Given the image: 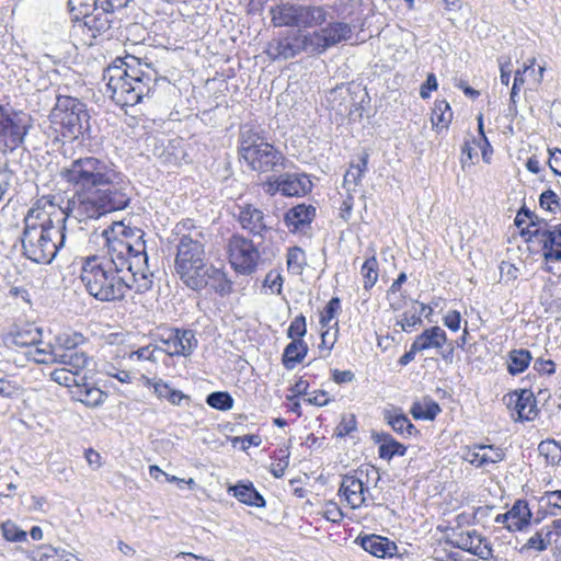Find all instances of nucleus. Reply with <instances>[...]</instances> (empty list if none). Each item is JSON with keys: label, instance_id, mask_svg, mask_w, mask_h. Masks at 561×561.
<instances>
[{"label": "nucleus", "instance_id": "obj_1", "mask_svg": "<svg viewBox=\"0 0 561 561\" xmlns=\"http://www.w3.org/2000/svg\"><path fill=\"white\" fill-rule=\"evenodd\" d=\"M61 178L78 190L62 209L61 225H55L50 215L39 208H31L24 218L21 236L26 259L49 264L66 242V220L73 216L79 221L125 209L131 198V184L115 165L96 157L73 160L60 171Z\"/></svg>", "mask_w": 561, "mask_h": 561}, {"label": "nucleus", "instance_id": "obj_2", "mask_svg": "<svg viewBox=\"0 0 561 561\" xmlns=\"http://www.w3.org/2000/svg\"><path fill=\"white\" fill-rule=\"evenodd\" d=\"M127 248L113 242L111 252L89 256L84 260L80 278L87 291L102 302L122 301L128 290L145 294L152 288L153 273L129 268L124 254Z\"/></svg>", "mask_w": 561, "mask_h": 561}, {"label": "nucleus", "instance_id": "obj_3", "mask_svg": "<svg viewBox=\"0 0 561 561\" xmlns=\"http://www.w3.org/2000/svg\"><path fill=\"white\" fill-rule=\"evenodd\" d=\"M111 98L122 106H134L152 95L157 76L135 57L117 58L103 72Z\"/></svg>", "mask_w": 561, "mask_h": 561}, {"label": "nucleus", "instance_id": "obj_4", "mask_svg": "<svg viewBox=\"0 0 561 561\" xmlns=\"http://www.w3.org/2000/svg\"><path fill=\"white\" fill-rule=\"evenodd\" d=\"M172 234L176 248L175 272L206 259L207 239L203 227L196 226L192 219L186 218L175 225Z\"/></svg>", "mask_w": 561, "mask_h": 561}, {"label": "nucleus", "instance_id": "obj_5", "mask_svg": "<svg viewBox=\"0 0 561 561\" xmlns=\"http://www.w3.org/2000/svg\"><path fill=\"white\" fill-rule=\"evenodd\" d=\"M88 118L85 105L79 99L68 95H58L49 114L50 123L56 130L64 137L73 139L83 134Z\"/></svg>", "mask_w": 561, "mask_h": 561}, {"label": "nucleus", "instance_id": "obj_6", "mask_svg": "<svg viewBox=\"0 0 561 561\" xmlns=\"http://www.w3.org/2000/svg\"><path fill=\"white\" fill-rule=\"evenodd\" d=\"M118 228L121 229L119 233L123 238H107L106 251L111 252L113 242H121L128 250L127 254H124V259L129 263V268H134V271H142L146 274L152 273L148 267V255L144 240L145 232L141 229L126 227L123 224H119Z\"/></svg>", "mask_w": 561, "mask_h": 561}, {"label": "nucleus", "instance_id": "obj_7", "mask_svg": "<svg viewBox=\"0 0 561 561\" xmlns=\"http://www.w3.org/2000/svg\"><path fill=\"white\" fill-rule=\"evenodd\" d=\"M227 252L229 263L237 273L250 275L255 271L260 254L251 240L234 234L228 241Z\"/></svg>", "mask_w": 561, "mask_h": 561}, {"label": "nucleus", "instance_id": "obj_8", "mask_svg": "<svg viewBox=\"0 0 561 561\" xmlns=\"http://www.w3.org/2000/svg\"><path fill=\"white\" fill-rule=\"evenodd\" d=\"M451 543L480 559L489 560L492 558L491 543L476 529L454 531Z\"/></svg>", "mask_w": 561, "mask_h": 561}, {"label": "nucleus", "instance_id": "obj_9", "mask_svg": "<svg viewBox=\"0 0 561 561\" xmlns=\"http://www.w3.org/2000/svg\"><path fill=\"white\" fill-rule=\"evenodd\" d=\"M325 21V11L321 7L284 5L283 24L312 26Z\"/></svg>", "mask_w": 561, "mask_h": 561}, {"label": "nucleus", "instance_id": "obj_10", "mask_svg": "<svg viewBox=\"0 0 561 561\" xmlns=\"http://www.w3.org/2000/svg\"><path fill=\"white\" fill-rule=\"evenodd\" d=\"M28 126L20 117L0 121V151H13L24 141Z\"/></svg>", "mask_w": 561, "mask_h": 561}, {"label": "nucleus", "instance_id": "obj_11", "mask_svg": "<svg viewBox=\"0 0 561 561\" xmlns=\"http://www.w3.org/2000/svg\"><path fill=\"white\" fill-rule=\"evenodd\" d=\"M507 408L512 410L514 420L520 422L535 420L539 412L534 392L528 389L508 394Z\"/></svg>", "mask_w": 561, "mask_h": 561}, {"label": "nucleus", "instance_id": "obj_12", "mask_svg": "<svg viewBox=\"0 0 561 561\" xmlns=\"http://www.w3.org/2000/svg\"><path fill=\"white\" fill-rule=\"evenodd\" d=\"M169 350L170 356L190 357L198 345V340L193 330L190 329H169Z\"/></svg>", "mask_w": 561, "mask_h": 561}, {"label": "nucleus", "instance_id": "obj_13", "mask_svg": "<svg viewBox=\"0 0 561 561\" xmlns=\"http://www.w3.org/2000/svg\"><path fill=\"white\" fill-rule=\"evenodd\" d=\"M237 208L239 211L234 214V216H237L243 229L254 236L259 234L262 237H266L267 233L272 232V228L267 226L263 213L260 209L254 208L250 204L237 206Z\"/></svg>", "mask_w": 561, "mask_h": 561}, {"label": "nucleus", "instance_id": "obj_14", "mask_svg": "<svg viewBox=\"0 0 561 561\" xmlns=\"http://www.w3.org/2000/svg\"><path fill=\"white\" fill-rule=\"evenodd\" d=\"M316 217L312 205L299 204L291 207L284 216V221L293 233L305 232Z\"/></svg>", "mask_w": 561, "mask_h": 561}, {"label": "nucleus", "instance_id": "obj_15", "mask_svg": "<svg viewBox=\"0 0 561 561\" xmlns=\"http://www.w3.org/2000/svg\"><path fill=\"white\" fill-rule=\"evenodd\" d=\"M209 267H214V265L208 264L206 259H204L199 263L190 264L188 266L176 271V274L187 288L201 291L204 289L203 284L207 279Z\"/></svg>", "mask_w": 561, "mask_h": 561}, {"label": "nucleus", "instance_id": "obj_16", "mask_svg": "<svg viewBox=\"0 0 561 561\" xmlns=\"http://www.w3.org/2000/svg\"><path fill=\"white\" fill-rule=\"evenodd\" d=\"M356 541L365 551L377 558L392 557L398 549L393 541L375 534L358 537Z\"/></svg>", "mask_w": 561, "mask_h": 561}, {"label": "nucleus", "instance_id": "obj_17", "mask_svg": "<svg viewBox=\"0 0 561 561\" xmlns=\"http://www.w3.org/2000/svg\"><path fill=\"white\" fill-rule=\"evenodd\" d=\"M84 25L93 32V36L102 35L112 28H118L121 26V20L115 16L112 11H105L103 9L95 10L90 13V16L84 21Z\"/></svg>", "mask_w": 561, "mask_h": 561}, {"label": "nucleus", "instance_id": "obj_18", "mask_svg": "<svg viewBox=\"0 0 561 561\" xmlns=\"http://www.w3.org/2000/svg\"><path fill=\"white\" fill-rule=\"evenodd\" d=\"M366 491L368 489L364 486L362 480L354 476H344L339 490L352 508L364 505Z\"/></svg>", "mask_w": 561, "mask_h": 561}, {"label": "nucleus", "instance_id": "obj_19", "mask_svg": "<svg viewBox=\"0 0 561 561\" xmlns=\"http://www.w3.org/2000/svg\"><path fill=\"white\" fill-rule=\"evenodd\" d=\"M277 150L270 144L260 141L252 158L244 159L253 170L262 173L272 171L277 164Z\"/></svg>", "mask_w": 561, "mask_h": 561}, {"label": "nucleus", "instance_id": "obj_20", "mask_svg": "<svg viewBox=\"0 0 561 561\" xmlns=\"http://www.w3.org/2000/svg\"><path fill=\"white\" fill-rule=\"evenodd\" d=\"M312 182L304 173L283 174V196L301 197L310 193Z\"/></svg>", "mask_w": 561, "mask_h": 561}, {"label": "nucleus", "instance_id": "obj_21", "mask_svg": "<svg viewBox=\"0 0 561 561\" xmlns=\"http://www.w3.org/2000/svg\"><path fill=\"white\" fill-rule=\"evenodd\" d=\"M53 355L56 358L55 363L64 365L65 368L72 370L79 376H81V373L87 368L90 362V357L87 353L80 350L65 353L60 348H55Z\"/></svg>", "mask_w": 561, "mask_h": 561}, {"label": "nucleus", "instance_id": "obj_22", "mask_svg": "<svg viewBox=\"0 0 561 561\" xmlns=\"http://www.w3.org/2000/svg\"><path fill=\"white\" fill-rule=\"evenodd\" d=\"M446 342V332L439 327H432L430 329L424 330L413 341L414 350H419L420 352L430 348H440Z\"/></svg>", "mask_w": 561, "mask_h": 561}, {"label": "nucleus", "instance_id": "obj_23", "mask_svg": "<svg viewBox=\"0 0 561 561\" xmlns=\"http://www.w3.org/2000/svg\"><path fill=\"white\" fill-rule=\"evenodd\" d=\"M507 512L510 514L508 531H522L530 525L533 514L526 501L517 500Z\"/></svg>", "mask_w": 561, "mask_h": 561}, {"label": "nucleus", "instance_id": "obj_24", "mask_svg": "<svg viewBox=\"0 0 561 561\" xmlns=\"http://www.w3.org/2000/svg\"><path fill=\"white\" fill-rule=\"evenodd\" d=\"M373 438L379 444L378 454L382 459L390 460L394 456L401 457L407 453V447L388 433H374Z\"/></svg>", "mask_w": 561, "mask_h": 561}, {"label": "nucleus", "instance_id": "obj_25", "mask_svg": "<svg viewBox=\"0 0 561 561\" xmlns=\"http://www.w3.org/2000/svg\"><path fill=\"white\" fill-rule=\"evenodd\" d=\"M207 279L204 282V289H209L221 297L232 291V282L227 277L226 273L214 265L208 268Z\"/></svg>", "mask_w": 561, "mask_h": 561}, {"label": "nucleus", "instance_id": "obj_26", "mask_svg": "<svg viewBox=\"0 0 561 561\" xmlns=\"http://www.w3.org/2000/svg\"><path fill=\"white\" fill-rule=\"evenodd\" d=\"M351 34L352 28L348 24L343 22H335L322 28L319 37L322 42L321 45L327 48L350 38Z\"/></svg>", "mask_w": 561, "mask_h": 561}, {"label": "nucleus", "instance_id": "obj_27", "mask_svg": "<svg viewBox=\"0 0 561 561\" xmlns=\"http://www.w3.org/2000/svg\"><path fill=\"white\" fill-rule=\"evenodd\" d=\"M528 237V240L536 239L542 243V248H561V225L556 226L553 230L537 228L534 230H522V236Z\"/></svg>", "mask_w": 561, "mask_h": 561}, {"label": "nucleus", "instance_id": "obj_28", "mask_svg": "<svg viewBox=\"0 0 561 561\" xmlns=\"http://www.w3.org/2000/svg\"><path fill=\"white\" fill-rule=\"evenodd\" d=\"M385 421L391 426V428L399 435L404 437H411L417 433L416 427L409 420V417L397 410L385 411Z\"/></svg>", "mask_w": 561, "mask_h": 561}, {"label": "nucleus", "instance_id": "obj_29", "mask_svg": "<svg viewBox=\"0 0 561 561\" xmlns=\"http://www.w3.org/2000/svg\"><path fill=\"white\" fill-rule=\"evenodd\" d=\"M10 342L19 347H27L42 343V330L34 325L16 328L10 333Z\"/></svg>", "mask_w": 561, "mask_h": 561}, {"label": "nucleus", "instance_id": "obj_30", "mask_svg": "<svg viewBox=\"0 0 561 561\" xmlns=\"http://www.w3.org/2000/svg\"><path fill=\"white\" fill-rule=\"evenodd\" d=\"M260 141H263L251 125H243L240 128V154L243 159L252 158Z\"/></svg>", "mask_w": 561, "mask_h": 561}, {"label": "nucleus", "instance_id": "obj_31", "mask_svg": "<svg viewBox=\"0 0 561 561\" xmlns=\"http://www.w3.org/2000/svg\"><path fill=\"white\" fill-rule=\"evenodd\" d=\"M308 353V345L304 340H291L283 351V365L293 369L302 362Z\"/></svg>", "mask_w": 561, "mask_h": 561}, {"label": "nucleus", "instance_id": "obj_32", "mask_svg": "<svg viewBox=\"0 0 561 561\" xmlns=\"http://www.w3.org/2000/svg\"><path fill=\"white\" fill-rule=\"evenodd\" d=\"M73 393L80 402L92 408L100 405L106 398L101 389L82 381L78 383Z\"/></svg>", "mask_w": 561, "mask_h": 561}, {"label": "nucleus", "instance_id": "obj_33", "mask_svg": "<svg viewBox=\"0 0 561 561\" xmlns=\"http://www.w3.org/2000/svg\"><path fill=\"white\" fill-rule=\"evenodd\" d=\"M533 359L531 353L525 348L512 350L507 356V370L516 376L524 373Z\"/></svg>", "mask_w": 561, "mask_h": 561}, {"label": "nucleus", "instance_id": "obj_34", "mask_svg": "<svg viewBox=\"0 0 561 561\" xmlns=\"http://www.w3.org/2000/svg\"><path fill=\"white\" fill-rule=\"evenodd\" d=\"M230 491H232L233 496L247 505L261 507L265 504L263 496L252 484H237Z\"/></svg>", "mask_w": 561, "mask_h": 561}, {"label": "nucleus", "instance_id": "obj_35", "mask_svg": "<svg viewBox=\"0 0 561 561\" xmlns=\"http://www.w3.org/2000/svg\"><path fill=\"white\" fill-rule=\"evenodd\" d=\"M453 119V112L449 103L445 100H438L434 104L431 121L436 128H447Z\"/></svg>", "mask_w": 561, "mask_h": 561}, {"label": "nucleus", "instance_id": "obj_36", "mask_svg": "<svg viewBox=\"0 0 561 561\" xmlns=\"http://www.w3.org/2000/svg\"><path fill=\"white\" fill-rule=\"evenodd\" d=\"M182 140L179 138L169 140V144L167 147L162 149L161 152H159V149H154V154L160 157L163 162L170 163V164H179L183 160L185 153L182 149H180Z\"/></svg>", "mask_w": 561, "mask_h": 561}, {"label": "nucleus", "instance_id": "obj_37", "mask_svg": "<svg viewBox=\"0 0 561 561\" xmlns=\"http://www.w3.org/2000/svg\"><path fill=\"white\" fill-rule=\"evenodd\" d=\"M440 412L439 405L433 401L427 400L424 402H414L411 407L410 413L415 420H434Z\"/></svg>", "mask_w": 561, "mask_h": 561}, {"label": "nucleus", "instance_id": "obj_38", "mask_svg": "<svg viewBox=\"0 0 561 561\" xmlns=\"http://www.w3.org/2000/svg\"><path fill=\"white\" fill-rule=\"evenodd\" d=\"M287 271L293 275H301L306 265L307 257L305 251L299 247L289 248L287 251Z\"/></svg>", "mask_w": 561, "mask_h": 561}, {"label": "nucleus", "instance_id": "obj_39", "mask_svg": "<svg viewBox=\"0 0 561 561\" xmlns=\"http://www.w3.org/2000/svg\"><path fill=\"white\" fill-rule=\"evenodd\" d=\"M84 342L85 337L79 332L62 333L57 336L54 347L70 353L77 351Z\"/></svg>", "mask_w": 561, "mask_h": 561}, {"label": "nucleus", "instance_id": "obj_40", "mask_svg": "<svg viewBox=\"0 0 561 561\" xmlns=\"http://www.w3.org/2000/svg\"><path fill=\"white\" fill-rule=\"evenodd\" d=\"M50 378H51V380H54L55 382H57L61 386H65L68 388L75 387L77 389L78 383H80V381H83L85 377L79 376V375L75 374L72 370L62 367V368L53 370L50 373Z\"/></svg>", "mask_w": 561, "mask_h": 561}, {"label": "nucleus", "instance_id": "obj_41", "mask_svg": "<svg viewBox=\"0 0 561 561\" xmlns=\"http://www.w3.org/2000/svg\"><path fill=\"white\" fill-rule=\"evenodd\" d=\"M538 451L550 465H556L561 460V445L553 439L542 440L538 446Z\"/></svg>", "mask_w": 561, "mask_h": 561}, {"label": "nucleus", "instance_id": "obj_42", "mask_svg": "<svg viewBox=\"0 0 561 561\" xmlns=\"http://www.w3.org/2000/svg\"><path fill=\"white\" fill-rule=\"evenodd\" d=\"M206 403L213 409L228 411L233 407V398L227 391H214L206 397Z\"/></svg>", "mask_w": 561, "mask_h": 561}, {"label": "nucleus", "instance_id": "obj_43", "mask_svg": "<svg viewBox=\"0 0 561 561\" xmlns=\"http://www.w3.org/2000/svg\"><path fill=\"white\" fill-rule=\"evenodd\" d=\"M551 530L541 528L527 540V542L523 546V549L545 551L551 543Z\"/></svg>", "mask_w": 561, "mask_h": 561}, {"label": "nucleus", "instance_id": "obj_44", "mask_svg": "<svg viewBox=\"0 0 561 561\" xmlns=\"http://www.w3.org/2000/svg\"><path fill=\"white\" fill-rule=\"evenodd\" d=\"M364 288L369 290L378 279V262L375 256L368 257L362 266Z\"/></svg>", "mask_w": 561, "mask_h": 561}, {"label": "nucleus", "instance_id": "obj_45", "mask_svg": "<svg viewBox=\"0 0 561 561\" xmlns=\"http://www.w3.org/2000/svg\"><path fill=\"white\" fill-rule=\"evenodd\" d=\"M1 533L5 540L11 542L26 541V531L22 530L14 522L8 519L1 524Z\"/></svg>", "mask_w": 561, "mask_h": 561}, {"label": "nucleus", "instance_id": "obj_46", "mask_svg": "<svg viewBox=\"0 0 561 561\" xmlns=\"http://www.w3.org/2000/svg\"><path fill=\"white\" fill-rule=\"evenodd\" d=\"M68 10L73 22L84 21L90 16L91 4L88 0H68Z\"/></svg>", "mask_w": 561, "mask_h": 561}, {"label": "nucleus", "instance_id": "obj_47", "mask_svg": "<svg viewBox=\"0 0 561 561\" xmlns=\"http://www.w3.org/2000/svg\"><path fill=\"white\" fill-rule=\"evenodd\" d=\"M421 323L422 312H417V310L413 308V310L404 311L396 324L399 325L402 331L410 333Z\"/></svg>", "mask_w": 561, "mask_h": 561}, {"label": "nucleus", "instance_id": "obj_48", "mask_svg": "<svg viewBox=\"0 0 561 561\" xmlns=\"http://www.w3.org/2000/svg\"><path fill=\"white\" fill-rule=\"evenodd\" d=\"M341 310V300L339 297H332L327 306L324 307L323 311L320 314V324L321 328H330V322L336 317L339 311Z\"/></svg>", "mask_w": 561, "mask_h": 561}, {"label": "nucleus", "instance_id": "obj_49", "mask_svg": "<svg viewBox=\"0 0 561 561\" xmlns=\"http://www.w3.org/2000/svg\"><path fill=\"white\" fill-rule=\"evenodd\" d=\"M34 348L28 352V355L39 364L55 363L56 358L53 355L55 351L54 345L46 344L44 347H39V344L33 345Z\"/></svg>", "mask_w": 561, "mask_h": 561}, {"label": "nucleus", "instance_id": "obj_50", "mask_svg": "<svg viewBox=\"0 0 561 561\" xmlns=\"http://www.w3.org/2000/svg\"><path fill=\"white\" fill-rule=\"evenodd\" d=\"M307 333L306 318L302 314L297 316L287 329V336L290 340H304Z\"/></svg>", "mask_w": 561, "mask_h": 561}, {"label": "nucleus", "instance_id": "obj_51", "mask_svg": "<svg viewBox=\"0 0 561 561\" xmlns=\"http://www.w3.org/2000/svg\"><path fill=\"white\" fill-rule=\"evenodd\" d=\"M539 204L543 209L552 214H556L561 209L560 199L552 190H547L541 193L539 197Z\"/></svg>", "mask_w": 561, "mask_h": 561}, {"label": "nucleus", "instance_id": "obj_52", "mask_svg": "<svg viewBox=\"0 0 561 561\" xmlns=\"http://www.w3.org/2000/svg\"><path fill=\"white\" fill-rule=\"evenodd\" d=\"M482 449H484V445H476L473 447H466L462 450L463 460L474 465L476 467H483L484 460L482 456Z\"/></svg>", "mask_w": 561, "mask_h": 561}, {"label": "nucleus", "instance_id": "obj_53", "mask_svg": "<svg viewBox=\"0 0 561 561\" xmlns=\"http://www.w3.org/2000/svg\"><path fill=\"white\" fill-rule=\"evenodd\" d=\"M263 289L266 294L280 295V272L271 271L263 283Z\"/></svg>", "mask_w": 561, "mask_h": 561}, {"label": "nucleus", "instance_id": "obj_54", "mask_svg": "<svg viewBox=\"0 0 561 561\" xmlns=\"http://www.w3.org/2000/svg\"><path fill=\"white\" fill-rule=\"evenodd\" d=\"M133 0H94L93 7L95 10L103 9L105 11H112L116 13L117 11L128 7V4Z\"/></svg>", "mask_w": 561, "mask_h": 561}, {"label": "nucleus", "instance_id": "obj_55", "mask_svg": "<svg viewBox=\"0 0 561 561\" xmlns=\"http://www.w3.org/2000/svg\"><path fill=\"white\" fill-rule=\"evenodd\" d=\"M158 350H159V346H157V345L153 346V345L149 344L147 346L138 348L135 352H131L129 354V358L133 359L136 357L139 360H149L152 363H157L158 357H157L156 353L158 352Z\"/></svg>", "mask_w": 561, "mask_h": 561}, {"label": "nucleus", "instance_id": "obj_56", "mask_svg": "<svg viewBox=\"0 0 561 561\" xmlns=\"http://www.w3.org/2000/svg\"><path fill=\"white\" fill-rule=\"evenodd\" d=\"M407 282V274L404 272H401L397 279H394V282L391 284L389 290H388V297H389V300H390V307L393 309V310H399L401 309L402 305H401V301L400 300H392V296H396L400 289H401V286L403 283Z\"/></svg>", "mask_w": 561, "mask_h": 561}, {"label": "nucleus", "instance_id": "obj_57", "mask_svg": "<svg viewBox=\"0 0 561 561\" xmlns=\"http://www.w3.org/2000/svg\"><path fill=\"white\" fill-rule=\"evenodd\" d=\"M482 456L484 466H486L502 461L505 457V454L501 448L484 445V449H482Z\"/></svg>", "mask_w": 561, "mask_h": 561}, {"label": "nucleus", "instance_id": "obj_58", "mask_svg": "<svg viewBox=\"0 0 561 561\" xmlns=\"http://www.w3.org/2000/svg\"><path fill=\"white\" fill-rule=\"evenodd\" d=\"M58 550L51 546H41L28 554L32 561H48L57 556Z\"/></svg>", "mask_w": 561, "mask_h": 561}, {"label": "nucleus", "instance_id": "obj_59", "mask_svg": "<svg viewBox=\"0 0 561 561\" xmlns=\"http://www.w3.org/2000/svg\"><path fill=\"white\" fill-rule=\"evenodd\" d=\"M362 178V171L356 170L355 164H352L344 175L343 185L347 191H351L359 184Z\"/></svg>", "mask_w": 561, "mask_h": 561}, {"label": "nucleus", "instance_id": "obj_60", "mask_svg": "<svg viewBox=\"0 0 561 561\" xmlns=\"http://www.w3.org/2000/svg\"><path fill=\"white\" fill-rule=\"evenodd\" d=\"M357 422L355 415H344L336 427L339 436H346L356 430Z\"/></svg>", "mask_w": 561, "mask_h": 561}, {"label": "nucleus", "instance_id": "obj_61", "mask_svg": "<svg viewBox=\"0 0 561 561\" xmlns=\"http://www.w3.org/2000/svg\"><path fill=\"white\" fill-rule=\"evenodd\" d=\"M528 61V64H524V67L528 68V72L526 75L527 78H529L535 84H540L543 79V72L546 70L545 67L539 66L538 69H535L536 59L531 58Z\"/></svg>", "mask_w": 561, "mask_h": 561}, {"label": "nucleus", "instance_id": "obj_62", "mask_svg": "<svg viewBox=\"0 0 561 561\" xmlns=\"http://www.w3.org/2000/svg\"><path fill=\"white\" fill-rule=\"evenodd\" d=\"M540 501L549 507L561 510V490L546 491Z\"/></svg>", "mask_w": 561, "mask_h": 561}, {"label": "nucleus", "instance_id": "obj_63", "mask_svg": "<svg viewBox=\"0 0 561 561\" xmlns=\"http://www.w3.org/2000/svg\"><path fill=\"white\" fill-rule=\"evenodd\" d=\"M443 322L449 330L457 332L460 329L461 314L458 310H450L444 316Z\"/></svg>", "mask_w": 561, "mask_h": 561}, {"label": "nucleus", "instance_id": "obj_64", "mask_svg": "<svg viewBox=\"0 0 561 561\" xmlns=\"http://www.w3.org/2000/svg\"><path fill=\"white\" fill-rule=\"evenodd\" d=\"M548 164L554 174L561 175V150L560 149H558V148L549 149Z\"/></svg>", "mask_w": 561, "mask_h": 561}]
</instances>
